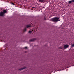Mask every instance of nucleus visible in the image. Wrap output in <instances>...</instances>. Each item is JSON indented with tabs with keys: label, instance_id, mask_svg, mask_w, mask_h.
Instances as JSON below:
<instances>
[{
	"label": "nucleus",
	"instance_id": "6e6552de",
	"mask_svg": "<svg viewBox=\"0 0 74 74\" xmlns=\"http://www.w3.org/2000/svg\"><path fill=\"white\" fill-rule=\"evenodd\" d=\"M27 27H31V26H30L29 25H28L27 26Z\"/></svg>",
	"mask_w": 74,
	"mask_h": 74
},
{
	"label": "nucleus",
	"instance_id": "0eeeda50",
	"mask_svg": "<svg viewBox=\"0 0 74 74\" xmlns=\"http://www.w3.org/2000/svg\"><path fill=\"white\" fill-rule=\"evenodd\" d=\"M72 2V1H69L68 2V3L69 4H71Z\"/></svg>",
	"mask_w": 74,
	"mask_h": 74
},
{
	"label": "nucleus",
	"instance_id": "4468645a",
	"mask_svg": "<svg viewBox=\"0 0 74 74\" xmlns=\"http://www.w3.org/2000/svg\"><path fill=\"white\" fill-rule=\"evenodd\" d=\"M11 4H13V5H15V4H14V3H11Z\"/></svg>",
	"mask_w": 74,
	"mask_h": 74
},
{
	"label": "nucleus",
	"instance_id": "39448f33",
	"mask_svg": "<svg viewBox=\"0 0 74 74\" xmlns=\"http://www.w3.org/2000/svg\"><path fill=\"white\" fill-rule=\"evenodd\" d=\"M35 40V39H30V41H34Z\"/></svg>",
	"mask_w": 74,
	"mask_h": 74
},
{
	"label": "nucleus",
	"instance_id": "20e7f679",
	"mask_svg": "<svg viewBox=\"0 0 74 74\" xmlns=\"http://www.w3.org/2000/svg\"><path fill=\"white\" fill-rule=\"evenodd\" d=\"M39 2H45V0H39Z\"/></svg>",
	"mask_w": 74,
	"mask_h": 74
},
{
	"label": "nucleus",
	"instance_id": "2eb2a0df",
	"mask_svg": "<svg viewBox=\"0 0 74 74\" xmlns=\"http://www.w3.org/2000/svg\"><path fill=\"white\" fill-rule=\"evenodd\" d=\"M61 49H62V48H61Z\"/></svg>",
	"mask_w": 74,
	"mask_h": 74
},
{
	"label": "nucleus",
	"instance_id": "9d476101",
	"mask_svg": "<svg viewBox=\"0 0 74 74\" xmlns=\"http://www.w3.org/2000/svg\"><path fill=\"white\" fill-rule=\"evenodd\" d=\"M72 1L73 3H74V0H72Z\"/></svg>",
	"mask_w": 74,
	"mask_h": 74
},
{
	"label": "nucleus",
	"instance_id": "f8f14e48",
	"mask_svg": "<svg viewBox=\"0 0 74 74\" xmlns=\"http://www.w3.org/2000/svg\"><path fill=\"white\" fill-rule=\"evenodd\" d=\"M32 32V31H29V32H28V33H31Z\"/></svg>",
	"mask_w": 74,
	"mask_h": 74
},
{
	"label": "nucleus",
	"instance_id": "9b49d317",
	"mask_svg": "<svg viewBox=\"0 0 74 74\" xmlns=\"http://www.w3.org/2000/svg\"><path fill=\"white\" fill-rule=\"evenodd\" d=\"M24 48H25V49H27V47H25Z\"/></svg>",
	"mask_w": 74,
	"mask_h": 74
},
{
	"label": "nucleus",
	"instance_id": "423d86ee",
	"mask_svg": "<svg viewBox=\"0 0 74 74\" xmlns=\"http://www.w3.org/2000/svg\"><path fill=\"white\" fill-rule=\"evenodd\" d=\"M26 69L25 67H24L23 68H22L21 69H19V70H23V69Z\"/></svg>",
	"mask_w": 74,
	"mask_h": 74
},
{
	"label": "nucleus",
	"instance_id": "ddd939ff",
	"mask_svg": "<svg viewBox=\"0 0 74 74\" xmlns=\"http://www.w3.org/2000/svg\"><path fill=\"white\" fill-rule=\"evenodd\" d=\"M24 30L25 32H26V29H24Z\"/></svg>",
	"mask_w": 74,
	"mask_h": 74
},
{
	"label": "nucleus",
	"instance_id": "f257e3e1",
	"mask_svg": "<svg viewBox=\"0 0 74 74\" xmlns=\"http://www.w3.org/2000/svg\"><path fill=\"white\" fill-rule=\"evenodd\" d=\"M52 21H53V22H58V21H60V19H59V18L58 17H56L52 19Z\"/></svg>",
	"mask_w": 74,
	"mask_h": 74
},
{
	"label": "nucleus",
	"instance_id": "7ed1b4c3",
	"mask_svg": "<svg viewBox=\"0 0 74 74\" xmlns=\"http://www.w3.org/2000/svg\"><path fill=\"white\" fill-rule=\"evenodd\" d=\"M69 45H65L64 46V48L66 49V48H68V47H69Z\"/></svg>",
	"mask_w": 74,
	"mask_h": 74
},
{
	"label": "nucleus",
	"instance_id": "f03ea898",
	"mask_svg": "<svg viewBox=\"0 0 74 74\" xmlns=\"http://www.w3.org/2000/svg\"><path fill=\"white\" fill-rule=\"evenodd\" d=\"M7 12V11L5 10H4L3 11V12H1L0 13V16H3L4 15V13H6Z\"/></svg>",
	"mask_w": 74,
	"mask_h": 74
},
{
	"label": "nucleus",
	"instance_id": "1a4fd4ad",
	"mask_svg": "<svg viewBox=\"0 0 74 74\" xmlns=\"http://www.w3.org/2000/svg\"><path fill=\"white\" fill-rule=\"evenodd\" d=\"M72 47H74V44H73L72 45Z\"/></svg>",
	"mask_w": 74,
	"mask_h": 74
}]
</instances>
